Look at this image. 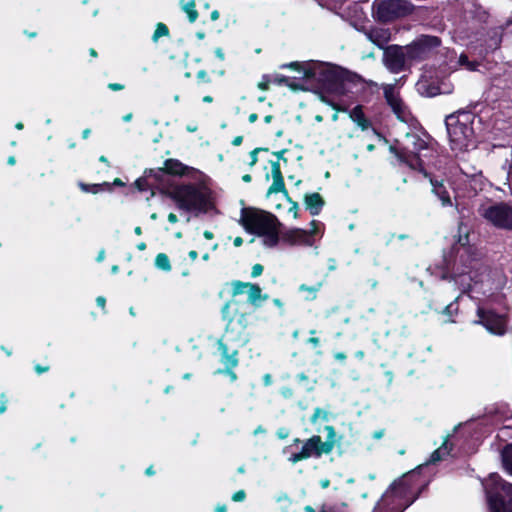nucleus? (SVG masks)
<instances>
[{
    "mask_svg": "<svg viewBox=\"0 0 512 512\" xmlns=\"http://www.w3.org/2000/svg\"><path fill=\"white\" fill-rule=\"evenodd\" d=\"M390 151L400 162L429 179L432 193L443 207L455 206L443 180L434 175V171L444 167L446 156L441 154L440 147L429 135L407 133L401 143L390 147Z\"/></svg>",
    "mask_w": 512,
    "mask_h": 512,
    "instance_id": "obj_1",
    "label": "nucleus"
},
{
    "mask_svg": "<svg viewBox=\"0 0 512 512\" xmlns=\"http://www.w3.org/2000/svg\"><path fill=\"white\" fill-rule=\"evenodd\" d=\"M423 465L395 480L377 502L373 512H403L412 505L427 486L420 479Z\"/></svg>",
    "mask_w": 512,
    "mask_h": 512,
    "instance_id": "obj_2",
    "label": "nucleus"
},
{
    "mask_svg": "<svg viewBox=\"0 0 512 512\" xmlns=\"http://www.w3.org/2000/svg\"><path fill=\"white\" fill-rule=\"evenodd\" d=\"M289 66L296 68L300 73L298 79L304 82L301 85L302 89L317 87L340 93L344 90L345 81L348 79L346 70L330 63L318 61L293 62Z\"/></svg>",
    "mask_w": 512,
    "mask_h": 512,
    "instance_id": "obj_3",
    "label": "nucleus"
},
{
    "mask_svg": "<svg viewBox=\"0 0 512 512\" xmlns=\"http://www.w3.org/2000/svg\"><path fill=\"white\" fill-rule=\"evenodd\" d=\"M163 193L175 203L177 209L195 216L205 214L213 207L212 191L203 181L171 184L164 188Z\"/></svg>",
    "mask_w": 512,
    "mask_h": 512,
    "instance_id": "obj_4",
    "label": "nucleus"
},
{
    "mask_svg": "<svg viewBox=\"0 0 512 512\" xmlns=\"http://www.w3.org/2000/svg\"><path fill=\"white\" fill-rule=\"evenodd\" d=\"M477 116L471 111H458L446 117L445 124L450 147L461 153L476 147L475 122Z\"/></svg>",
    "mask_w": 512,
    "mask_h": 512,
    "instance_id": "obj_5",
    "label": "nucleus"
},
{
    "mask_svg": "<svg viewBox=\"0 0 512 512\" xmlns=\"http://www.w3.org/2000/svg\"><path fill=\"white\" fill-rule=\"evenodd\" d=\"M240 223L244 229L262 238L267 248H274L279 243L280 222L271 213L258 209H243Z\"/></svg>",
    "mask_w": 512,
    "mask_h": 512,
    "instance_id": "obj_6",
    "label": "nucleus"
},
{
    "mask_svg": "<svg viewBox=\"0 0 512 512\" xmlns=\"http://www.w3.org/2000/svg\"><path fill=\"white\" fill-rule=\"evenodd\" d=\"M491 512H512V484L492 473L483 482Z\"/></svg>",
    "mask_w": 512,
    "mask_h": 512,
    "instance_id": "obj_7",
    "label": "nucleus"
},
{
    "mask_svg": "<svg viewBox=\"0 0 512 512\" xmlns=\"http://www.w3.org/2000/svg\"><path fill=\"white\" fill-rule=\"evenodd\" d=\"M245 303L236 299L228 301L222 308V317L227 322L225 337L228 338L229 334L236 332L237 337L248 326L247 311L245 310Z\"/></svg>",
    "mask_w": 512,
    "mask_h": 512,
    "instance_id": "obj_8",
    "label": "nucleus"
},
{
    "mask_svg": "<svg viewBox=\"0 0 512 512\" xmlns=\"http://www.w3.org/2000/svg\"><path fill=\"white\" fill-rule=\"evenodd\" d=\"M324 224L313 220L311 222V228L304 230L300 228H289L283 231H279V242L290 246H313L315 242V236H323Z\"/></svg>",
    "mask_w": 512,
    "mask_h": 512,
    "instance_id": "obj_9",
    "label": "nucleus"
},
{
    "mask_svg": "<svg viewBox=\"0 0 512 512\" xmlns=\"http://www.w3.org/2000/svg\"><path fill=\"white\" fill-rule=\"evenodd\" d=\"M489 17V12L481 4L475 1H468L464 8L466 24L465 26L460 25L456 29L458 38L461 40L469 39V30H471V33H474V30L488 22Z\"/></svg>",
    "mask_w": 512,
    "mask_h": 512,
    "instance_id": "obj_10",
    "label": "nucleus"
},
{
    "mask_svg": "<svg viewBox=\"0 0 512 512\" xmlns=\"http://www.w3.org/2000/svg\"><path fill=\"white\" fill-rule=\"evenodd\" d=\"M411 11L406 0H379L373 4L374 17L381 22H388L404 16Z\"/></svg>",
    "mask_w": 512,
    "mask_h": 512,
    "instance_id": "obj_11",
    "label": "nucleus"
},
{
    "mask_svg": "<svg viewBox=\"0 0 512 512\" xmlns=\"http://www.w3.org/2000/svg\"><path fill=\"white\" fill-rule=\"evenodd\" d=\"M480 215L497 228L512 230V207L504 204L482 205Z\"/></svg>",
    "mask_w": 512,
    "mask_h": 512,
    "instance_id": "obj_12",
    "label": "nucleus"
},
{
    "mask_svg": "<svg viewBox=\"0 0 512 512\" xmlns=\"http://www.w3.org/2000/svg\"><path fill=\"white\" fill-rule=\"evenodd\" d=\"M383 63L391 73H400L408 69L413 63L408 57L407 46L391 45L384 49Z\"/></svg>",
    "mask_w": 512,
    "mask_h": 512,
    "instance_id": "obj_13",
    "label": "nucleus"
},
{
    "mask_svg": "<svg viewBox=\"0 0 512 512\" xmlns=\"http://www.w3.org/2000/svg\"><path fill=\"white\" fill-rule=\"evenodd\" d=\"M441 40L437 36L420 35L407 45L408 57L412 63L426 59L436 48L440 47Z\"/></svg>",
    "mask_w": 512,
    "mask_h": 512,
    "instance_id": "obj_14",
    "label": "nucleus"
},
{
    "mask_svg": "<svg viewBox=\"0 0 512 512\" xmlns=\"http://www.w3.org/2000/svg\"><path fill=\"white\" fill-rule=\"evenodd\" d=\"M469 184V190H467V197H472L477 194L478 191L483 189V177L481 174H472L469 175L464 172H460L457 176H455L451 185L454 191L455 198V208L459 213H461V203L459 202V195L462 184Z\"/></svg>",
    "mask_w": 512,
    "mask_h": 512,
    "instance_id": "obj_15",
    "label": "nucleus"
},
{
    "mask_svg": "<svg viewBox=\"0 0 512 512\" xmlns=\"http://www.w3.org/2000/svg\"><path fill=\"white\" fill-rule=\"evenodd\" d=\"M384 97L397 118L405 123H412L414 118L407 105L400 98L396 84L383 85Z\"/></svg>",
    "mask_w": 512,
    "mask_h": 512,
    "instance_id": "obj_16",
    "label": "nucleus"
},
{
    "mask_svg": "<svg viewBox=\"0 0 512 512\" xmlns=\"http://www.w3.org/2000/svg\"><path fill=\"white\" fill-rule=\"evenodd\" d=\"M462 266H463V269L460 270L457 262H455L453 267L450 270L449 266L447 265L446 270L443 272L441 278L444 280H446V279L453 280L462 292H467L471 289L472 281H473V278L470 274L471 273L470 269L472 267L471 261L469 262V264H467L466 262H463Z\"/></svg>",
    "mask_w": 512,
    "mask_h": 512,
    "instance_id": "obj_17",
    "label": "nucleus"
},
{
    "mask_svg": "<svg viewBox=\"0 0 512 512\" xmlns=\"http://www.w3.org/2000/svg\"><path fill=\"white\" fill-rule=\"evenodd\" d=\"M477 315L479 319L474 321L475 324L483 325L492 334L503 335L505 333L506 322L502 316L485 311L481 307H478Z\"/></svg>",
    "mask_w": 512,
    "mask_h": 512,
    "instance_id": "obj_18",
    "label": "nucleus"
},
{
    "mask_svg": "<svg viewBox=\"0 0 512 512\" xmlns=\"http://www.w3.org/2000/svg\"><path fill=\"white\" fill-rule=\"evenodd\" d=\"M334 448L333 441L323 442L320 436H312L302 446V452L306 458L320 457L322 454L330 453Z\"/></svg>",
    "mask_w": 512,
    "mask_h": 512,
    "instance_id": "obj_19",
    "label": "nucleus"
},
{
    "mask_svg": "<svg viewBox=\"0 0 512 512\" xmlns=\"http://www.w3.org/2000/svg\"><path fill=\"white\" fill-rule=\"evenodd\" d=\"M235 339L236 337H233L231 334H229L228 338H226L224 335L223 338L218 341V349L221 353V362L226 369H233L238 365L237 350L234 348L230 349L226 343Z\"/></svg>",
    "mask_w": 512,
    "mask_h": 512,
    "instance_id": "obj_20",
    "label": "nucleus"
},
{
    "mask_svg": "<svg viewBox=\"0 0 512 512\" xmlns=\"http://www.w3.org/2000/svg\"><path fill=\"white\" fill-rule=\"evenodd\" d=\"M502 27H493L487 31V38L483 39V49L480 50L479 55L487 54L498 49L502 42Z\"/></svg>",
    "mask_w": 512,
    "mask_h": 512,
    "instance_id": "obj_21",
    "label": "nucleus"
},
{
    "mask_svg": "<svg viewBox=\"0 0 512 512\" xmlns=\"http://www.w3.org/2000/svg\"><path fill=\"white\" fill-rule=\"evenodd\" d=\"M368 40L381 49H385L386 44L391 40V31L388 28L372 27L364 31Z\"/></svg>",
    "mask_w": 512,
    "mask_h": 512,
    "instance_id": "obj_22",
    "label": "nucleus"
},
{
    "mask_svg": "<svg viewBox=\"0 0 512 512\" xmlns=\"http://www.w3.org/2000/svg\"><path fill=\"white\" fill-rule=\"evenodd\" d=\"M451 54V58L448 62V65L451 69H458L460 67L465 68L468 71H476L478 70V67L480 66V63L478 61H471L469 60L468 56L464 53L456 57V54L454 51H448Z\"/></svg>",
    "mask_w": 512,
    "mask_h": 512,
    "instance_id": "obj_23",
    "label": "nucleus"
},
{
    "mask_svg": "<svg viewBox=\"0 0 512 512\" xmlns=\"http://www.w3.org/2000/svg\"><path fill=\"white\" fill-rule=\"evenodd\" d=\"M187 166L183 165L180 161L175 159H168L165 161V168L159 169L154 173L155 179H161L167 174L183 175L185 174Z\"/></svg>",
    "mask_w": 512,
    "mask_h": 512,
    "instance_id": "obj_24",
    "label": "nucleus"
},
{
    "mask_svg": "<svg viewBox=\"0 0 512 512\" xmlns=\"http://www.w3.org/2000/svg\"><path fill=\"white\" fill-rule=\"evenodd\" d=\"M469 244V231L468 227L464 225L462 222L458 225V239H457V245L456 248V254L460 258H463L465 255H467L470 251V248L468 247Z\"/></svg>",
    "mask_w": 512,
    "mask_h": 512,
    "instance_id": "obj_25",
    "label": "nucleus"
},
{
    "mask_svg": "<svg viewBox=\"0 0 512 512\" xmlns=\"http://www.w3.org/2000/svg\"><path fill=\"white\" fill-rule=\"evenodd\" d=\"M304 203L306 209L313 216L318 215L324 206V200L319 193L306 194L304 197Z\"/></svg>",
    "mask_w": 512,
    "mask_h": 512,
    "instance_id": "obj_26",
    "label": "nucleus"
},
{
    "mask_svg": "<svg viewBox=\"0 0 512 512\" xmlns=\"http://www.w3.org/2000/svg\"><path fill=\"white\" fill-rule=\"evenodd\" d=\"M418 91L427 97H434L439 94L449 93L450 89H441L438 86L428 84L427 81H420L417 84Z\"/></svg>",
    "mask_w": 512,
    "mask_h": 512,
    "instance_id": "obj_27",
    "label": "nucleus"
},
{
    "mask_svg": "<svg viewBox=\"0 0 512 512\" xmlns=\"http://www.w3.org/2000/svg\"><path fill=\"white\" fill-rule=\"evenodd\" d=\"M350 118L353 122H355L359 127H361L363 130H366L370 127L369 120L365 117V114L363 112V109L361 106L354 107L350 113Z\"/></svg>",
    "mask_w": 512,
    "mask_h": 512,
    "instance_id": "obj_28",
    "label": "nucleus"
},
{
    "mask_svg": "<svg viewBox=\"0 0 512 512\" xmlns=\"http://www.w3.org/2000/svg\"><path fill=\"white\" fill-rule=\"evenodd\" d=\"M248 301L254 306H259L261 300H266L267 295L262 296L261 288L257 284L250 283L247 292Z\"/></svg>",
    "mask_w": 512,
    "mask_h": 512,
    "instance_id": "obj_29",
    "label": "nucleus"
},
{
    "mask_svg": "<svg viewBox=\"0 0 512 512\" xmlns=\"http://www.w3.org/2000/svg\"><path fill=\"white\" fill-rule=\"evenodd\" d=\"M504 469L512 475V444H507L501 453Z\"/></svg>",
    "mask_w": 512,
    "mask_h": 512,
    "instance_id": "obj_30",
    "label": "nucleus"
},
{
    "mask_svg": "<svg viewBox=\"0 0 512 512\" xmlns=\"http://www.w3.org/2000/svg\"><path fill=\"white\" fill-rule=\"evenodd\" d=\"M450 452V448L448 446V442H444L441 447L435 450L431 456L429 461L426 464H435L440 461L445 455H448Z\"/></svg>",
    "mask_w": 512,
    "mask_h": 512,
    "instance_id": "obj_31",
    "label": "nucleus"
},
{
    "mask_svg": "<svg viewBox=\"0 0 512 512\" xmlns=\"http://www.w3.org/2000/svg\"><path fill=\"white\" fill-rule=\"evenodd\" d=\"M155 267L159 270L169 272L171 264L168 256L165 253H159L155 257Z\"/></svg>",
    "mask_w": 512,
    "mask_h": 512,
    "instance_id": "obj_32",
    "label": "nucleus"
},
{
    "mask_svg": "<svg viewBox=\"0 0 512 512\" xmlns=\"http://www.w3.org/2000/svg\"><path fill=\"white\" fill-rule=\"evenodd\" d=\"M155 172L156 171L153 170L146 171L144 177L138 178L135 181L134 185L137 187L139 191H146L150 188L151 184L149 183L148 178L151 176L155 177Z\"/></svg>",
    "mask_w": 512,
    "mask_h": 512,
    "instance_id": "obj_33",
    "label": "nucleus"
},
{
    "mask_svg": "<svg viewBox=\"0 0 512 512\" xmlns=\"http://www.w3.org/2000/svg\"><path fill=\"white\" fill-rule=\"evenodd\" d=\"M79 187L83 192L97 194L103 190V187H110V184L107 182L103 184H85L81 182Z\"/></svg>",
    "mask_w": 512,
    "mask_h": 512,
    "instance_id": "obj_34",
    "label": "nucleus"
},
{
    "mask_svg": "<svg viewBox=\"0 0 512 512\" xmlns=\"http://www.w3.org/2000/svg\"><path fill=\"white\" fill-rule=\"evenodd\" d=\"M182 8L184 12L187 14L189 21L191 23L195 22L198 17V13L195 9V4L193 2H188L184 4Z\"/></svg>",
    "mask_w": 512,
    "mask_h": 512,
    "instance_id": "obj_35",
    "label": "nucleus"
},
{
    "mask_svg": "<svg viewBox=\"0 0 512 512\" xmlns=\"http://www.w3.org/2000/svg\"><path fill=\"white\" fill-rule=\"evenodd\" d=\"M249 285H250V283L234 281L232 283V295L237 296V295L246 294Z\"/></svg>",
    "mask_w": 512,
    "mask_h": 512,
    "instance_id": "obj_36",
    "label": "nucleus"
},
{
    "mask_svg": "<svg viewBox=\"0 0 512 512\" xmlns=\"http://www.w3.org/2000/svg\"><path fill=\"white\" fill-rule=\"evenodd\" d=\"M497 438L502 441L512 438V423L503 425L497 433Z\"/></svg>",
    "mask_w": 512,
    "mask_h": 512,
    "instance_id": "obj_37",
    "label": "nucleus"
},
{
    "mask_svg": "<svg viewBox=\"0 0 512 512\" xmlns=\"http://www.w3.org/2000/svg\"><path fill=\"white\" fill-rule=\"evenodd\" d=\"M321 288V283H318L317 285L315 286H307L305 284H302L300 287H299V290L300 291H306L310 294L309 297H307L306 299L307 300H313L316 298V294L317 292L320 290Z\"/></svg>",
    "mask_w": 512,
    "mask_h": 512,
    "instance_id": "obj_38",
    "label": "nucleus"
},
{
    "mask_svg": "<svg viewBox=\"0 0 512 512\" xmlns=\"http://www.w3.org/2000/svg\"><path fill=\"white\" fill-rule=\"evenodd\" d=\"M169 34V30L167 26L163 23H158L156 30L154 31V34L152 36V40L154 42H157L160 37L167 36Z\"/></svg>",
    "mask_w": 512,
    "mask_h": 512,
    "instance_id": "obj_39",
    "label": "nucleus"
},
{
    "mask_svg": "<svg viewBox=\"0 0 512 512\" xmlns=\"http://www.w3.org/2000/svg\"><path fill=\"white\" fill-rule=\"evenodd\" d=\"M286 192L283 178L273 180L272 185L268 190V194Z\"/></svg>",
    "mask_w": 512,
    "mask_h": 512,
    "instance_id": "obj_40",
    "label": "nucleus"
},
{
    "mask_svg": "<svg viewBox=\"0 0 512 512\" xmlns=\"http://www.w3.org/2000/svg\"><path fill=\"white\" fill-rule=\"evenodd\" d=\"M319 419L327 421L328 420V412L321 408H316L311 417V422L316 423Z\"/></svg>",
    "mask_w": 512,
    "mask_h": 512,
    "instance_id": "obj_41",
    "label": "nucleus"
},
{
    "mask_svg": "<svg viewBox=\"0 0 512 512\" xmlns=\"http://www.w3.org/2000/svg\"><path fill=\"white\" fill-rule=\"evenodd\" d=\"M458 300V298L456 299ZM458 312L457 301L451 302L445 307L443 313L449 317V321H453L451 317Z\"/></svg>",
    "mask_w": 512,
    "mask_h": 512,
    "instance_id": "obj_42",
    "label": "nucleus"
},
{
    "mask_svg": "<svg viewBox=\"0 0 512 512\" xmlns=\"http://www.w3.org/2000/svg\"><path fill=\"white\" fill-rule=\"evenodd\" d=\"M503 169L506 170L507 180L512 183V150L510 151V157L506 159Z\"/></svg>",
    "mask_w": 512,
    "mask_h": 512,
    "instance_id": "obj_43",
    "label": "nucleus"
},
{
    "mask_svg": "<svg viewBox=\"0 0 512 512\" xmlns=\"http://www.w3.org/2000/svg\"><path fill=\"white\" fill-rule=\"evenodd\" d=\"M271 174L273 180L275 179H282V173L280 169V164L278 162H273L271 165Z\"/></svg>",
    "mask_w": 512,
    "mask_h": 512,
    "instance_id": "obj_44",
    "label": "nucleus"
},
{
    "mask_svg": "<svg viewBox=\"0 0 512 512\" xmlns=\"http://www.w3.org/2000/svg\"><path fill=\"white\" fill-rule=\"evenodd\" d=\"M304 459H307V458L304 456L302 450L300 452H298V453L292 454L289 457V461L292 462V463H297V462H299L301 460H304Z\"/></svg>",
    "mask_w": 512,
    "mask_h": 512,
    "instance_id": "obj_45",
    "label": "nucleus"
},
{
    "mask_svg": "<svg viewBox=\"0 0 512 512\" xmlns=\"http://www.w3.org/2000/svg\"><path fill=\"white\" fill-rule=\"evenodd\" d=\"M263 272V266L261 264H255L253 267H252V271H251V276L253 278H256L258 276H260Z\"/></svg>",
    "mask_w": 512,
    "mask_h": 512,
    "instance_id": "obj_46",
    "label": "nucleus"
},
{
    "mask_svg": "<svg viewBox=\"0 0 512 512\" xmlns=\"http://www.w3.org/2000/svg\"><path fill=\"white\" fill-rule=\"evenodd\" d=\"M246 497V493L243 490H239L236 493L233 494L232 500L235 502L243 501Z\"/></svg>",
    "mask_w": 512,
    "mask_h": 512,
    "instance_id": "obj_47",
    "label": "nucleus"
},
{
    "mask_svg": "<svg viewBox=\"0 0 512 512\" xmlns=\"http://www.w3.org/2000/svg\"><path fill=\"white\" fill-rule=\"evenodd\" d=\"M325 430L328 433V438L326 441H333L335 443V430L332 426H326Z\"/></svg>",
    "mask_w": 512,
    "mask_h": 512,
    "instance_id": "obj_48",
    "label": "nucleus"
},
{
    "mask_svg": "<svg viewBox=\"0 0 512 512\" xmlns=\"http://www.w3.org/2000/svg\"><path fill=\"white\" fill-rule=\"evenodd\" d=\"M108 88L112 91H121L124 89V85L120 83H110L108 84Z\"/></svg>",
    "mask_w": 512,
    "mask_h": 512,
    "instance_id": "obj_49",
    "label": "nucleus"
},
{
    "mask_svg": "<svg viewBox=\"0 0 512 512\" xmlns=\"http://www.w3.org/2000/svg\"><path fill=\"white\" fill-rule=\"evenodd\" d=\"M467 190H469V184H462L459 199L462 197H467Z\"/></svg>",
    "mask_w": 512,
    "mask_h": 512,
    "instance_id": "obj_50",
    "label": "nucleus"
},
{
    "mask_svg": "<svg viewBox=\"0 0 512 512\" xmlns=\"http://www.w3.org/2000/svg\"><path fill=\"white\" fill-rule=\"evenodd\" d=\"M297 211H298V204L296 202H293L292 206L289 208V213H292L293 217L297 218L298 217Z\"/></svg>",
    "mask_w": 512,
    "mask_h": 512,
    "instance_id": "obj_51",
    "label": "nucleus"
},
{
    "mask_svg": "<svg viewBox=\"0 0 512 512\" xmlns=\"http://www.w3.org/2000/svg\"><path fill=\"white\" fill-rule=\"evenodd\" d=\"M96 303L99 307H101L103 310L105 309L106 305V299L103 296H98L96 298Z\"/></svg>",
    "mask_w": 512,
    "mask_h": 512,
    "instance_id": "obj_52",
    "label": "nucleus"
},
{
    "mask_svg": "<svg viewBox=\"0 0 512 512\" xmlns=\"http://www.w3.org/2000/svg\"><path fill=\"white\" fill-rule=\"evenodd\" d=\"M215 55H216V57H217V58H219L221 61H223V60H224V58H225V57H224V52H223V50H222L221 48H216V49H215Z\"/></svg>",
    "mask_w": 512,
    "mask_h": 512,
    "instance_id": "obj_53",
    "label": "nucleus"
},
{
    "mask_svg": "<svg viewBox=\"0 0 512 512\" xmlns=\"http://www.w3.org/2000/svg\"><path fill=\"white\" fill-rule=\"evenodd\" d=\"M263 382H264V384H265L266 386L271 385V383H272V377H271V375H270V374H265V375L263 376Z\"/></svg>",
    "mask_w": 512,
    "mask_h": 512,
    "instance_id": "obj_54",
    "label": "nucleus"
},
{
    "mask_svg": "<svg viewBox=\"0 0 512 512\" xmlns=\"http://www.w3.org/2000/svg\"><path fill=\"white\" fill-rule=\"evenodd\" d=\"M281 393L284 397L289 398L292 396V390L290 388H283Z\"/></svg>",
    "mask_w": 512,
    "mask_h": 512,
    "instance_id": "obj_55",
    "label": "nucleus"
},
{
    "mask_svg": "<svg viewBox=\"0 0 512 512\" xmlns=\"http://www.w3.org/2000/svg\"><path fill=\"white\" fill-rule=\"evenodd\" d=\"M215 512H227V507L225 504H219L215 507Z\"/></svg>",
    "mask_w": 512,
    "mask_h": 512,
    "instance_id": "obj_56",
    "label": "nucleus"
},
{
    "mask_svg": "<svg viewBox=\"0 0 512 512\" xmlns=\"http://www.w3.org/2000/svg\"><path fill=\"white\" fill-rule=\"evenodd\" d=\"M281 501H285V502H287L288 504H290V503H291V501H290L289 497H288L287 495H285V494L280 495V496H278V497H277V502H281Z\"/></svg>",
    "mask_w": 512,
    "mask_h": 512,
    "instance_id": "obj_57",
    "label": "nucleus"
},
{
    "mask_svg": "<svg viewBox=\"0 0 512 512\" xmlns=\"http://www.w3.org/2000/svg\"><path fill=\"white\" fill-rule=\"evenodd\" d=\"M383 435H384V431L378 430L373 433V438L379 440L383 437Z\"/></svg>",
    "mask_w": 512,
    "mask_h": 512,
    "instance_id": "obj_58",
    "label": "nucleus"
},
{
    "mask_svg": "<svg viewBox=\"0 0 512 512\" xmlns=\"http://www.w3.org/2000/svg\"><path fill=\"white\" fill-rule=\"evenodd\" d=\"M321 512H345V511L344 510H340V509L335 508V507H328V508L323 509Z\"/></svg>",
    "mask_w": 512,
    "mask_h": 512,
    "instance_id": "obj_59",
    "label": "nucleus"
},
{
    "mask_svg": "<svg viewBox=\"0 0 512 512\" xmlns=\"http://www.w3.org/2000/svg\"><path fill=\"white\" fill-rule=\"evenodd\" d=\"M104 259H105V250L102 249L99 251L96 260L98 262H102Z\"/></svg>",
    "mask_w": 512,
    "mask_h": 512,
    "instance_id": "obj_60",
    "label": "nucleus"
},
{
    "mask_svg": "<svg viewBox=\"0 0 512 512\" xmlns=\"http://www.w3.org/2000/svg\"><path fill=\"white\" fill-rule=\"evenodd\" d=\"M319 342V338L317 337H311L308 339V343L312 344L315 347L319 345Z\"/></svg>",
    "mask_w": 512,
    "mask_h": 512,
    "instance_id": "obj_61",
    "label": "nucleus"
},
{
    "mask_svg": "<svg viewBox=\"0 0 512 512\" xmlns=\"http://www.w3.org/2000/svg\"><path fill=\"white\" fill-rule=\"evenodd\" d=\"M168 221L172 224L176 223L178 221L177 216L174 213H170L168 215Z\"/></svg>",
    "mask_w": 512,
    "mask_h": 512,
    "instance_id": "obj_62",
    "label": "nucleus"
},
{
    "mask_svg": "<svg viewBox=\"0 0 512 512\" xmlns=\"http://www.w3.org/2000/svg\"><path fill=\"white\" fill-rule=\"evenodd\" d=\"M210 18L212 21H216L219 19V12L217 10H213L211 12Z\"/></svg>",
    "mask_w": 512,
    "mask_h": 512,
    "instance_id": "obj_63",
    "label": "nucleus"
},
{
    "mask_svg": "<svg viewBox=\"0 0 512 512\" xmlns=\"http://www.w3.org/2000/svg\"><path fill=\"white\" fill-rule=\"evenodd\" d=\"M243 243V239L241 237H236L233 241L235 247H240Z\"/></svg>",
    "mask_w": 512,
    "mask_h": 512,
    "instance_id": "obj_64",
    "label": "nucleus"
}]
</instances>
